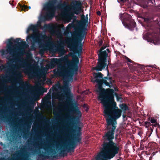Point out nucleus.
<instances>
[{
  "mask_svg": "<svg viewBox=\"0 0 160 160\" xmlns=\"http://www.w3.org/2000/svg\"><path fill=\"white\" fill-rule=\"evenodd\" d=\"M94 78L92 79V82H96L98 83L96 86L97 91L99 92L98 99L104 107L103 113L107 123V128L108 131L103 137L104 140L103 143H114L112 142L114 139V131L116 129L115 125L117 124L116 120L119 118L121 115L122 111L118 108L116 106V103L112 102V106L108 100L109 96L111 100L113 98L111 95L113 92L112 89H105L102 88V85L105 84L110 88L112 87L111 79L107 77L103 78V75L101 72L94 73Z\"/></svg>",
  "mask_w": 160,
  "mask_h": 160,
  "instance_id": "obj_1",
  "label": "nucleus"
},
{
  "mask_svg": "<svg viewBox=\"0 0 160 160\" xmlns=\"http://www.w3.org/2000/svg\"><path fill=\"white\" fill-rule=\"evenodd\" d=\"M69 55L60 58H53V61L59 64L58 69L54 70L55 75L62 76L64 78V82L66 84L72 82L73 74L78 69L79 60L77 57H73L72 60L68 59Z\"/></svg>",
  "mask_w": 160,
  "mask_h": 160,
  "instance_id": "obj_2",
  "label": "nucleus"
},
{
  "mask_svg": "<svg viewBox=\"0 0 160 160\" xmlns=\"http://www.w3.org/2000/svg\"><path fill=\"white\" fill-rule=\"evenodd\" d=\"M71 5L67 4L64 5L60 9V13L57 16L59 20H61L67 23L72 19L74 14L78 15L82 10L80 3L76 2Z\"/></svg>",
  "mask_w": 160,
  "mask_h": 160,
  "instance_id": "obj_3",
  "label": "nucleus"
},
{
  "mask_svg": "<svg viewBox=\"0 0 160 160\" xmlns=\"http://www.w3.org/2000/svg\"><path fill=\"white\" fill-rule=\"evenodd\" d=\"M28 46L26 42L20 38L15 40L11 38L7 41L6 50H2L0 52L2 55H6L8 52L10 54L18 55L23 52Z\"/></svg>",
  "mask_w": 160,
  "mask_h": 160,
  "instance_id": "obj_4",
  "label": "nucleus"
},
{
  "mask_svg": "<svg viewBox=\"0 0 160 160\" xmlns=\"http://www.w3.org/2000/svg\"><path fill=\"white\" fill-rule=\"evenodd\" d=\"M30 30L33 31V34L32 36V38L34 41L38 42L39 40L40 37L42 36V38L44 39H45L48 40V42L44 44L46 48H43L44 49L48 50L50 49L51 45L53 44L52 38H48L45 35H42L38 29V25H30L26 31V33L27 34H28Z\"/></svg>",
  "mask_w": 160,
  "mask_h": 160,
  "instance_id": "obj_5",
  "label": "nucleus"
},
{
  "mask_svg": "<svg viewBox=\"0 0 160 160\" xmlns=\"http://www.w3.org/2000/svg\"><path fill=\"white\" fill-rule=\"evenodd\" d=\"M105 49V48H102L100 50V53L98 54V61L97 66L92 68V69L96 70L97 71H101L105 67H106V70L108 74V71L107 69V62L106 58L108 56V54L109 51V49H107L102 51V50Z\"/></svg>",
  "mask_w": 160,
  "mask_h": 160,
  "instance_id": "obj_6",
  "label": "nucleus"
},
{
  "mask_svg": "<svg viewBox=\"0 0 160 160\" xmlns=\"http://www.w3.org/2000/svg\"><path fill=\"white\" fill-rule=\"evenodd\" d=\"M57 0H51L44 6L43 10L46 12L45 14L43 17L44 20L51 19L55 15L56 8L54 5Z\"/></svg>",
  "mask_w": 160,
  "mask_h": 160,
  "instance_id": "obj_7",
  "label": "nucleus"
},
{
  "mask_svg": "<svg viewBox=\"0 0 160 160\" xmlns=\"http://www.w3.org/2000/svg\"><path fill=\"white\" fill-rule=\"evenodd\" d=\"M47 28L52 35L55 36L59 38L62 37V34L61 29L57 24L48 25Z\"/></svg>",
  "mask_w": 160,
  "mask_h": 160,
  "instance_id": "obj_8",
  "label": "nucleus"
},
{
  "mask_svg": "<svg viewBox=\"0 0 160 160\" xmlns=\"http://www.w3.org/2000/svg\"><path fill=\"white\" fill-rule=\"evenodd\" d=\"M31 58L28 60L27 59L24 60L22 58L20 59H17L16 62L18 64V66H16L15 68L17 70H19L21 68H29L31 66Z\"/></svg>",
  "mask_w": 160,
  "mask_h": 160,
  "instance_id": "obj_9",
  "label": "nucleus"
},
{
  "mask_svg": "<svg viewBox=\"0 0 160 160\" xmlns=\"http://www.w3.org/2000/svg\"><path fill=\"white\" fill-rule=\"evenodd\" d=\"M73 38L72 39V42L74 43V45L76 46L78 42L81 46H83V43L81 41L85 38L84 34H81L79 32H74L73 34Z\"/></svg>",
  "mask_w": 160,
  "mask_h": 160,
  "instance_id": "obj_10",
  "label": "nucleus"
},
{
  "mask_svg": "<svg viewBox=\"0 0 160 160\" xmlns=\"http://www.w3.org/2000/svg\"><path fill=\"white\" fill-rule=\"evenodd\" d=\"M86 17L84 15L81 16V20L78 22V25L79 28L83 30L85 28L86 24L88 22V15L86 16Z\"/></svg>",
  "mask_w": 160,
  "mask_h": 160,
  "instance_id": "obj_11",
  "label": "nucleus"
},
{
  "mask_svg": "<svg viewBox=\"0 0 160 160\" xmlns=\"http://www.w3.org/2000/svg\"><path fill=\"white\" fill-rule=\"evenodd\" d=\"M32 89L34 92H35L38 95L42 94L44 92H46L47 90H44L42 88L40 85L37 84L34 87H32Z\"/></svg>",
  "mask_w": 160,
  "mask_h": 160,
  "instance_id": "obj_12",
  "label": "nucleus"
},
{
  "mask_svg": "<svg viewBox=\"0 0 160 160\" xmlns=\"http://www.w3.org/2000/svg\"><path fill=\"white\" fill-rule=\"evenodd\" d=\"M51 92H48L47 96L44 98L45 103V104H48L50 106L51 108Z\"/></svg>",
  "mask_w": 160,
  "mask_h": 160,
  "instance_id": "obj_13",
  "label": "nucleus"
},
{
  "mask_svg": "<svg viewBox=\"0 0 160 160\" xmlns=\"http://www.w3.org/2000/svg\"><path fill=\"white\" fill-rule=\"evenodd\" d=\"M122 23L125 28H127L130 30H133L136 26L135 22L133 21H132L128 25L127 24L126 25L124 22Z\"/></svg>",
  "mask_w": 160,
  "mask_h": 160,
  "instance_id": "obj_14",
  "label": "nucleus"
},
{
  "mask_svg": "<svg viewBox=\"0 0 160 160\" xmlns=\"http://www.w3.org/2000/svg\"><path fill=\"white\" fill-rule=\"evenodd\" d=\"M60 93L58 92H55L54 90H53V92L52 94V98L53 99H59L60 98Z\"/></svg>",
  "mask_w": 160,
  "mask_h": 160,
  "instance_id": "obj_15",
  "label": "nucleus"
},
{
  "mask_svg": "<svg viewBox=\"0 0 160 160\" xmlns=\"http://www.w3.org/2000/svg\"><path fill=\"white\" fill-rule=\"evenodd\" d=\"M56 51H58L59 53L62 55H63L66 52L63 47L61 48H57L56 49Z\"/></svg>",
  "mask_w": 160,
  "mask_h": 160,
  "instance_id": "obj_16",
  "label": "nucleus"
},
{
  "mask_svg": "<svg viewBox=\"0 0 160 160\" xmlns=\"http://www.w3.org/2000/svg\"><path fill=\"white\" fill-rule=\"evenodd\" d=\"M119 106L121 109L123 111H125L128 109V107L125 104H121L119 105Z\"/></svg>",
  "mask_w": 160,
  "mask_h": 160,
  "instance_id": "obj_17",
  "label": "nucleus"
},
{
  "mask_svg": "<svg viewBox=\"0 0 160 160\" xmlns=\"http://www.w3.org/2000/svg\"><path fill=\"white\" fill-rule=\"evenodd\" d=\"M156 120L152 118L150 120L151 122L152 123H155L156 122Z\"/></svg>",
  "mask_w": 160,
  "mask_h": 160,
  "instance_id": "obj_18",
  "label": "nucleus"
},
{
  "mask_svg": "<svg viewBox=\"0 0 160 160\" xmlns=\"http://www.w3.org/2000/svg\"><path fill=\"white\" fill-rule=\"evenodd\" d=\"M59 45L60 46H62H62H64V43L63 41V40L61 41H60V43H59Z\"/></svg>",
  "mask_w": 160,
  "mask_h": 160,
  "instance_id": "obj_19",
  "label": "nucleus"
},
{
  "mask_svg": "<svg viewBox=\"0 0 160 160\" xmlns=\"http://www.w3.org/2000/svg\"><path fill=\"white\" fill-rule=\"evenodd\" d=\"M77 114L78 115L79 117H81V113L80 112L79 110H78L77 112Z\"/></svg>",
  "mask_w": 160,
  "mask_h": 160,
  "instance_id": "obj_20",
  "label": "nucleus"
},
{
  "mask_svg": "<svg viewBox=\"0 0 160 160\" xmlns=\"http://www.w3.org/2000/svg\"><path fill=\"white\" fill-rule=\"evenodd\" d=\"M151 43H153L155 45H157V44H158V42H157L156 41H155L154 40H152L151 41Z\"/></svg>",
  "mask_w": 160,
  "mask_h": 160,
  "instance_id": "obj_21",
  "label": "nucleus"
},
{
  "mask_svg": "<svg viewBox=\"0 0 160 160\" xmlns=\"http://www.w3.org/2000/svg\"><path fill=\"white\" fill-rule=\"evenodd\" d=\"M63 89L64 91V92H65L66 91V89H67L68 90V87L67 86H64L63 87Z\"/></svg>",
  "mask_w": 160,
  "mask_h": 160,
  "instance_id": "obj_22",
  "label": "nucleus"
},
{
  "mask_svg": "<svg viewBox=\"0 0 160 160\" xmlns=\"http://www.w3.org/2000/svg\"><path fill=\"white\" fill-rule=\"evenodd\" d=\"M126 58L127 59V61L128 62H131V63H132V61L130 59L126 57Z\"/></svg>",
  "mask_w": 160,
  "mask_h": 160,
  "instance_id": "obj_23",
  "label": "nucleus"
},
{
  "mask_svg": "<svg viewBox=\"0 0 160 160\" xmlns=\"http://www.w3.org/2000/svg\"><path fill=\"white\" fill-rule=\"evenodd\" d=\"M102 41L101 40L100 41L98 42V44L100 46H101L102 45Z\"/></svg>",
  "mask_w": 160,
  "mask_h": 160,
  "instance_id": "obj_24",
  "label": "nucleus"
},
{
  "mask_svg": "<svg viewBox=\"0 0 160 160\" xmlns=\"http://www.w3.org/2000/svg\"><path fill=\"white\" fill-rule=\"evenodd\" d=\"M127 0H118V2H124L125 1H126Z\"/></svg>",
  "mask_w": 160,
  "mask_h": 160,
  "instance_id": "obj_25",
  "label": "nucleus"
},
{
  "mask_svg": "<svg viewBox=\"0 0 160 160\" xmlns=\"http://www.w3.org/2000/svg\"><path fill=\"white\" fill-rule=\"evenodd\" d=\"M27 8V6H25H25H24V7L23 8V9H23V10H24V11H26V10H25V9H26V8Z\"/></svg>",
  "mask_w": 160,
  "mask_h": 160,
  "instance_id": "obj_26",
  "label": "nucleus"
},
{
  "mask_svg": "<svg viewBox=\"0 0 160 160\" xmlns=\"http://www.w3.org/2000/svg\"><path fill=\"white\" fill-rule=\"evenodd\" d=\"M97 14L98 15H101V12L100 11H98L97 12Z\"/></svg>",
  "mask_w": 160,
  "mask_h": 160,
  "instance_id": "obj_27",
  "label": "nucleus"
},
{
  "mask_svg": "<svg viewBox=\"0 0 160 160\" xmlns=\"http://www.w3.org/2000/svg\"><path fill=\"white\" fill-rule=\"evenodd\" d=\"M116 97L117 98V100L118 101H119V99H121L120 98H118V96L117 95H116Z\"/></svg>",
  "mask_w": 160,
  "mask_h": 160,
  "instance_id": "obj_28",
  "label": "nucleus"
},
{
  "mask_svg": "<svg viewBox=\"0 0 160 160\" xmlns=\"http://www.w3.org/2000/svg\"><path fill=\"white\" fill-rule=\"evenodd\" d=\"M141 7H143V8H146V6H146V5H143V6H142V5H141Z\"/></svg>",
  "mask_w": 160,
  "mask_h": 160,
  "instance_id": "obj_29",
  "label": "nucleus"
},
{
  "mask_svg": "<svg viewBox=\"0 0 160 160\" xmlns=\"http://www.w3.org/2000/svg\"><path fill=\"white\" fill-rule=\"evenodd\" d=\"M28 39H29V36H28L27 37V38H26V41H28Z\"/></svg>",
  "mask_w": 160,
  "mask_h": 160,
  "instance_id": "obj_30",
  "label": "nucleus"
},
{
  "mask_svg": "<svg viewBox=\"0 0 160 160\" xmlns=\"http://www.w3.org/2000/svg\"><path fill=\"white\" fill-rule=\"evenodd\" d=\"M148 19H147V18H146V19H144V21H148Z\"/></svg>",
  "mask_w": 160,
  "mask_h": 160,
  "instance_id": "obj_31",
  "label": "nucleus"
},
{
  "mask_svg": "<svg viewBox=\"0 0 160 160\" xmlns=\"http://www.w3.org/2000/svg\"><path fill=\"white\" fill-rule=\"evenodd\" d=\"M143 38L145 40H146V38L144 36H143Z\"/></svg>",
  "mask_w": 160,
  "mask_h": 160,
  "instance_id": "obj_32",
  "label": "nucleus"
},
{
  "mask_svg": "<svg viewBox=\"0 0 160 160\" xmlns=\"http://www.w3.org/2000/svg\"><path fill=\"white\" fill-rule=\"evenodd\" d=\"M75 104H76V105H77V102H75Z\"/></svg>",
  "mask_w": 160,
  "mask_h": 160,
  "instance_id": "obj_33",
  "label": "nucleus"
},
{
  "mask_svg": "<svg viewBox=\"0 0 160 160\" xmlns=\"http://www.w3.org/2000/svg\"><path fill=\"white\" fill-rule=\"evenodd\" d=\"M28 8H29V9H30L31 8V7L30 6H29L28 7Z\"/></svg>",
  "mask_w": 160,
  "mask_h": 160,
  "instance_id": "obj_34",
  "label": "nucleus"
},
{
  "mask_svg": "<svg viewBox=\"0 0 160 160\" xmlns=\"http://www.w3.org/2000/svg\"><path fill=\"white\" fill-rule=\"evenodd\" d=\"M68 47H69V48H71V47L70 46H68Z\"/></svg>",
  "mask_w": 160,
  "mask_h": 160,
  "instance_id": "obj_35",
  "label": "nucleus"
},
{
  "mask_svg": "<svg viewBox=\"0 0 160 160\" xmlns=\"http://www.w3.org/2000/svg\"><path fill=\"white\" fill-rule=\"evenodd\" d=\"M80 139L79 138L78 139V142H79V141Z\"/></svg>",
  "mask_w": 160,
  "mask_h": 160,
  "instance_id": "obj_36",
  "label": "nucleus"
},
{
  "mask_svg": "<svg viewBox=\"0 0 160 160\" xmlns=\"http://www.w3.org/2000/svg\"><path fill=\"white\" fill-rule=\"evenodd\" d=\"M19 74H20V76L21 75V73H19Z\"/></svg>",
  "mask_w": 160,
  "mask_h": 160,
  "instance_id": "obj_37",
  "label": "nucleus"
}]
</instances>
